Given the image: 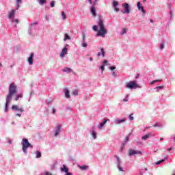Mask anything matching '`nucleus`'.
<instances>
[{
	"label": "nucleus",
	"instance_id": "obj_7",
	"mask_svg": "<svg viewBox=\"0 0 175 175\" xmlns=\"http://www.w3.org/2000/svg\"><path fill=\"white\" fill-rule=\"evenodd\" d=\"M143 152L142 151L135 150H129V157H132L133 155H142Z\"/></svg>",
	"mask_w": 175,
	"mask_h": 175
},
{
	"label": "nucleus",
	"instance_id": "obj_48",
	"mask_svg": "<svg viewBox=\"0 0 175 175\" xmlns=\"http://www.w3.org/2000/svg\"><path fill=\"white\" fill-rule=\"evenodd\" d=\"M19 98H23V94H20L17 96Z\"/></svg>",
	"mask_w": 175,
	"mask_h": 175
},
{
	"label": "nucleus",
	"instance_id": "obj_46",
	"mask_svg": "<svg viewBox=\"0 0 175 175\" xmlns=\"http://www.w3.org/2000/svg\"><path fill=\"white\" fill-rule=\"evenodd\" d=\"M109 69L110 70H114L116 69V66H110Z\"/></svg>",
	"mask_w": 175,
	"mask_h": 175
},
{
	"label": "nucleus",
	"instance_id": "obj_26",
	"mask_svg": "<svg viewBox=\"0 0 175 175\" xmlns=\"http://www.w3.org/2000/svg\"><path fill=\"white\" fill-rule=\"evenodd\" d=\"M64 42L66 41V40H70V37L69 36V35L68 33L64 34Z\"/></svg>",
	"mask_w": 175,
	"mask_h": 175
},
{
	"label": "nucleus",
	"instance_id": "obj_43",
	"mask_svg": "<svg viewBox=\"0 0 175 175\" xmlns=\"http://www.w3.org/2000/svg\"><path fill=\"white\" fill-rule=\"evenodd\" d=\"M128 97H129V95H126V97L123 99V101L124 102H128Z\"/></svg>",
	"mask_w": 175,
	"mask_h": 175
},
{
	"label": "nucleus",
	"instance_id": "obj_44",
	"mask_svg": "<svg viewBox=\"0 0 175 175\" xmlns=\"http://www.w3.org/2000/svg\"><path fill=\"white\" fill-rule=\"evenodd\" d=\"M111 75H112V76L113 77H117V73H116V71H113Z\"/></svg>",
	"mask_w": 175,
	"mask_h": 175
},
{
	"label": "nucleus",
	"instance_id": "obj_6",
	"mask_svg": "<svg viewBox=\"0 0 175 175\" xmlns=\"http://www.w3.org/2000/svg\"><path fill=\"white\" fill-rule=\"evenodd\" d=\"M68 47H69V44H66L64 45V49H62V51H61V53L59 54L60 58H64V57H65V55H66V54H68Z\"/></svg>",
	"mask_w": 175,
	"mask_h": 175
},
{
	"label": "nucleus",
	"instance_id": "obj_49",
	"mask_svg": "<svg viewBox=\"0 0 175 175\" xmlns=\"http://www.w3.org/2000/svg\"><path fill=\"white\" fill-rule=\"evenodd\" d=\"M53 114H55V108L52 109Z\"/></svg>",
	"mask_w": 175,
	"mask_h": 175
},
{
	"label": "nucleus",
	"instance_id": "obj_45",
	"mask_svg": "<svg viewBox=\"0 0 175 175\" xmlns=\"http://www.w3.org/2000/svg\"><path fill=\"white\" fill-rule=\"evenodd\" d=\"M158 81H161V80H154L152 81V84H155V83H158Z\"/></svg>",
	"mask_w": 175,
	"mask_h": 175
},
{
	"label": "nucleus",
	"instance_id": "obj_12",
	"mask_svg": "<svg viewBox=\"0 0 175 175\" xmlns=\"http://www.w3.org/2000/svg\"><path fill=\"white\" fill-rule=\"evenodd\" d=\"M35 54L33 53H31L29 57L27 58V61L29 63V65H33V57Z\"/></svg>",
	"mask_w": 175,
	"mask_h": 175
},
{
	"label": "nucleus",
	"instance_id": "obj_15",
	"mask_svg": "<svg viewBox=\"0 0 175 175\" xmlns=\"http://www.w3.org/2000/svg\"><path fill=\"white\" fill-rule=\"evenodd\" d=\"M61 132V125L58 124L56 126V129L55 131V136L57 137L59 135V133Z\"/></svg>",
	"mask_w": 175,
	"mask_h": 175
},
{
	"label": "nucleus",
	"instance_id": "obj_17",
	"mask_svg": "<svg viewBox=\"0 0 175 175\" xmlns=\"http://www.w3.org/2000/svg\"><path fill=\"white\" fill-rule=\"evenodd\" d=\"M105 57V49L103 48H100V51L97 53V57Z\"/></svg>",
	"mask_w": 175,
	"mask_h": 175
},
{
	"label": "nucleus",
	"instance_id": "obj_51",
	"mask_svg": "<svg viewBox=\"0 0 175 175\" xmlns=\"http://www.w3.org/2000/svg\"><path fill=\"white\" fill-rule=\"evenodd\" d=\"M172 150H173V148H170L167 149V151H168V152H169L172 151Z\"/></svg>",
	"mask_w": 175,
	"mask_h": 175
},
{
	"label": "nucleus",
	"instance_id": "obj_21",
	"mask_svg": "<svg viewBox=\"0 0 175 175\" xmlns=\"http://www.w3.org/2000/svg\"><path fill=\"white\" fill-rule=\"evenodd\" d=\"M93 17H96V10L94 6L91 7V10H90Z\"/></svg>",
	"mask_w": 175,
	"mask_h": 175
},
{
	"label": "nucleus",
	"instance_id": "obj_38",
	"mask_svg": "<svg viewBox=\"0 0 175 175\" xmlns=\"http://www.w3.org/2000/svg\"><path fill=\"white\" fill-rule=\"evenodd\" d=\"M81 46H82V47H87L88 46V44H87V42H85V41H84L81 44Z\"/></svg>",
	"mask_w": 175,
	"mask_h": 175
},
{
	"label": "nucleus",
	"instance_id": "obj_10",
	"mask_svg": "<svg viewBox=\"0 0 175 175\" xmlns=\"http://www.w3.org/2000/svg\"><path fill=\"white\" fill-rule=\"evenodd\" d=\"M122 8H124V14L126 13V14H129L131 13V10H129V4L127 3H124L122 4Z\"/></svg>",
	"mask_w": 175,
	"mask_h": 175
},
{
	"label": "nucleus",
	"instance_id": "obj_40",
	"mask_svg": "<svg viewBox=\"0 0 175 175\" xmlns=\"http://www.w3.org/2000/svg\"><path fill=\"white\" fill-rule=\"evenodd\" d=\"M82 42H85V33H82Z\"/></svg>",
	"mask_w": 175,
	"mask_h": 175
},
{
	"label": "nucleus",
	"instance_id": "obj_60",
	"mask_svg": "<svg viewBox=\"0 0 175 175\" xmlns=\"http://www.w3.org/2000/svg\"><path fill=\"white\" fill-rule=\"evenodd\" d=\"M150 23H154V21H152V19H151Z\"/></svg>",
	"mask_w": 175,
	"mask_h": 175
},
{
	"label": "nucleus",
	"instance_id": "obj_18",
	"mask_svg": "<svg viewBox=\"0 0 175 175\" xmlns=\"http://www.w3.org/2000/svg\"><path fill=\"white\" fill-rule=\"evenodd\" d=\"M62 72H65L66 73H71L73 72V70L69 67H65L63 70Z\"/></svg>",
	"mask_w": 175,
	"mask_h": 175
},
{
	"label": "nucleus",
	"instance_id": "obj_20",
	"mask_svg": "<svg viewBox=\"0 0 175 175\" xmlns=\"http://www.w3.org/2000/svg\"><path fill=\"white\" fill-rule=\"evenodd\" d=\"M107 122H110V120L109 119H106L103 121V122L100 123V126H98V129H102V128H103V126L104 125H106V123Z\"/></svg>",
	"mask_w": 175,
	"mask_h": 175
},
{
	"label": "nucleus",
	"instance_id": "obj_52",
	"mask_svg": "<svg viewBox=\"0 0 175 175\" xmlns=\"http://www.w3.org/2000/svg\"><path fill=\"white\" fill-rule=\"evenodd\" d=\"M16 116L17 117H21V113H16Z\"/></svg>",
	"mask_w": 175,
	"mask_h": 175
},
{
	"label": "nucleus",
	"instance_id": "obj_3",
	"mask_svg": "<svg viewBox=\"0 0 175 175\" xmlns=\"http://www.w3.org/2000/svg\"><path fill=\"white\" fill-rule=\"evenodd\" d=\"M14 16H16V10H11L9 11L8 17L11 23L15 24V28H17V24L20 23V20L14 18Z\"/></svg>",
	"mask_w": 175,
	"mask_h": 175
},
{
	"label": "nucleus",
	"instance_id": "obj_29",
	"mask_svg": "<svg viewBox=\"0 0 175 175\" xmlns=\"http://www.w3.org/2000/svg\"><path fill=\"white\" fill-rule=\"evenodd\" d=\"M91 135L92 136L93 139H96V133L95 132V131H93L91 133Z\"/></svg>",
	"mask_w": 175,
	"mask_h": 175
},
{
	"label": "nucleus",
	"instance_id": "obj_13",
	"mask_svg": "<svg viewBox=\"0 0 175 175\" xmlns=\"http://www.w3.org/2000/svg\"><path fill=\"white\" fill-rule=\"evenodd\" d=\"M12 110H13L14 111H20L21 113L24 112V109L21 107L19 108L17 105H12Z\"/></svg>",
	"mask_w": 175,
	"mask_h": 175
},
{
	"label": "nucleus",
	"instance_id": "obj_54",
	"mask_svg": "<svg viewBox=\"0 0 175 175\" xmlns=\"http://www.w3.org/2000/svg\"><path fill=\"white\" fill-rule=\"evenodd\" d=\"M8 144H12V140H8Z\"/></svg>",
	"mask_w": 175,
	"mask_h": 175
},
{
	"label": "nucleus",
	"instance_id": "obj_11",
	"mask_svg": "<svg viewBox=\"0 0 175 175\" xmlns=\"http://www.w3.org/2000/svg\"><path fill=\"white\" fill-rule=\"evenodd\" d=\"M116 161H117V167L119 172H124V168L121 167V161L120 160V157H116Z\"/></svg>",
	"mask_w": 175,
	"mask_h": 175
},
{
	"label": "nucleus",
	"instance_id": "obj_5",
	"mask_svg": "<svg viewBox=\"0 0 175 175\" xmlns=\"http://www.w3.org/2000/svg\"><path fill=\"white\" fill-rule=\"evenodd\" d=\"M126 88L129 90H136V88H139V85H137L136 81H130L126 83Z\"/></svg>",
	"mask_w": 175,
	"mask_h": 175
},
{
	"label": "nucleus",
	"instance_id": "obj_37",
	"mask_svg": "<svg viewBox=\"0 0 175 175\" xmlns=\"http://www.w3.org/2000/svg\"><path fill=\"white\" fill-rule=\"evenodd\" d=\"M163 88V86H157L155 88V90H157V92L159 91V90H162Z\"/></svg>",
	"mask_w": 175,
	"mask_h": 175
},
{
	"label": "nucleus",
	"instance_id": "obj_25",
	"mask_svg": "<svg viewBox=\"0 0 175 175\" xmlns=\"http://www.w3.org/2000/svg\"><path fill=\"white\" fill-rule=\"evenodd\" d=\"M79 167L81 169V170H87V169H88V165H79Z\"/></svg>",
	"mask_w": 175,
	"mask_h": 175
},
{
	"label": "nucleus",
	"instance_id": "obj_62",
	"mask_svg": "<svg viewBox=\"0 0 175 175\" xmlns=\"http://www.w3.org/2000/svg\"><path fill=\"white\" fill-rule=\"evenodd\" d=\"M48 103H51V101H48Z\"/></svg>",
	"mask_w": 175,
	"mask_h": 175
},
{
	"label": "nucleus",
	"instance_id": "obj_55",
	"mask_svg": "<svg viewBox=\"0 0 175 175\" xmlns=\"http://www.w3.org/2000/svg\"><path fill=\"white\" fill-rule=\"evenodd\" d=\"M18 99H20L18 96L15 98V100H18Z\"/></svg>",
	"mask_w": 175,
	"mask_h": 175
},
{
	"label": "nucleus",
	"instance_id": "obj_42",
	"mask_svg": "<svg viewBox=\"0 0 175 175\" xmlns=\"http://www.w3.org/2000/svg\"><path fill=\"white\" fill-rule=\"evenodd\" d=\"M165 47V42H162L161 44V50H163V48Z\"/></svg>",
	"mask_w": 175,
	"mask_h": 175
},
{
	"label": "nucleus",
	"instance_id": "obj_61",
	"mask_svg": "<svg viewBox=\"0 0 175 175\" xmlns=\"http://www.w3.org/2000/svg\"><path fill=\"white\" fill-rule=\"evenodd\" d=\"M160 140H161V141L163 140V138H161Z\"/></svg>",
	"mask_w": 175,
	"mask_h": 175
},
{
	"label": "nucleus",
	"instance_id": "obj_2",
	"mask_svg": "<svg viewBox=\"0 0 175 175\" xmlns=\"http://www.w3.org/2000/svg\"><path fill=\"white\" fill-rule=\"evenodd\" d=\"M98 25H94L92 27L93 31L96 33V36H101V38H105L107 33V29L105 27V23H103V20L99 19L97 22Z\"/></svg>",
	"mask_w": 175,
	"mask_h": 175
},
{
	"label": "nucleus",
	"instance_id": "obj_59",
	"mask_svg": "<svg viewBox=\"0 0 175 175\" xmlns=\"http://www.w3.org/2000/svg\"><path fill=\"white\" fill-rule=\"evenodd\" d=\"M90 61H94V59L92 57H90Z\"/></svg>",
	"mask_w": 175,
	"mask_h": 175
},
{
	"label": "nucleus",
	"instance_id": "obj_50",
	"mask_svg": "<svg viewBox=\"0 0 175 175\" xmlns=\"http://www.w3.org/2000/svg\"><path fill=\"white\" fill-rule=\"evenodd\" d=\"M33 94H34V92H33V90H31V92H30V96H31Z\"/></svg>",
	"mask_w": 175,
	"mask_h": 175
},
{
	"label": "nucleus",
	"instance_id": "obj_47",
	"mask_svg": "<svg viewBox=\"0 0 175 175\" xmlns=\"http://www.w3.org/2000/svg\"><path fill=\"white\" fill-rule=\"evenodd\" d=\"M129 118L131 121L133 120V116H132V114L129 116Z\"/></svg>",
	"mask_w": 175,
	"mask_h": 175
},
{
	"label": "nucleus",
	"instance_id": "obj_31",
	"mask_svg": "<svg viewBox=\"0 0 175 175\" xmlns=\"http://www.w3.org/2000/svg\"><path fill=\"white\" fill-rule=\"evenodd\" d=\"M127 30L126 29L124 28L122 29V31L120 32V35H125V33H126Z\"/></svg>",
	"mask_w": 175,
	"mask_h": 175
},
{
	"label": "nucleus",
	"instance_id": "obj_58",
	"mask_svg": "<svg viewBox=\"0 0 175 175\" xmlns=\"http://www.w3.org/2000/svg\"><path fill=\"white\" fill-rule=\"evenodd\" d=\"M153 126L155 128V127L158 126V124H155L153 125Z\"/></svg>",
	"mask_w": 175,
	"mask_h": 175
},
{
	"label": "nucleus",
	"instance_id": "obj_34",
	"mask_svg": "<svg viewBox=\"0 0 175 175\" xmlns=\"http://www.w3.org/2000/svg\"><path fill=\"white\" fill-rule=\"evenodd\" d=\"M129 140V136H126L124 140L123 141V143H125V144L126 145V143H128Z\"/></svg>",
	"mask_w": 175,
	"mask_h": 175
},
{
	"label": "nucleus",
	"instance_id": "obj_53",
	"mask_svg": "<svg viewBox=\"0 0 175 175\" xmlns=\"http://www.w3.org/2000/svg\"><path fill=\"white\" fill-rule=\"evenodd\" d=\"M170 18H172V17H173V14H172V12H170Z\"/></svg>",
	"mask_w": 175,
	"mask_h": 175
},
{
	"label": "nucleus",
	"instance_id": "obj_57",
	"mask_svg": "<svg viewBox=\"0 0 175 175\" xmlns=\"http://www.w3.org/2000/svg\"><path fill=\"white\" fill-rule=\"evenodd\" d=\"M90 4H92V0H88Z\"/></svg>",
	"mask_w": 175,
	"mask_h": 175
},
{
	"label": "nucleus",
	"instance_id": "obj_9",
	"mask_svg": "<svg viewBox=\"0 0 175 175\" xmlns=\"http://www.w3.org/2000/svg\"><path fill=\"white\" fill-rule=\"evenodd\" d=\"M61 172H64L65 175H73V174L68 172H69V168L66 167L65 164L63 165V167L60 168Z\"/></svg>",
	"mask_w": 175,
	"mask_h": 175
},
{
	"label": "nucleus",
	"instance_id": "obj_23",
	"mask_svg": "<svg viewBox=\"0 0 175 175\" xmlns=\"http://www.w3.org/2000/svg\"><path fill=\"white\" fill-rule=\"evenodd\" d=\"M148 137H151V133H148L144 136L142 137V140H147Z\"/></svg>",
	"mask_w": 175,
	"mask_h": 175
},
{
	"label": "nucleus",
	"instance_id": "obj_4",
	"mask_svg": "<svg viewBox=\"0 0 175 175\" xmlns=\"http://www.w3.org/2000/svg\"><path fill=\"white\" fill-rule=\"evenodd\" d=\"M22 150L24 152V154H28V148H32L33 147V146H32V144H31L29 143V142H28V139L23 138L22 139Z\"/></svg>",
	"mask_w": 175,
	"mask_h": 175
},
{
	"label": "nucleus",
	"instance_id": "obj_19",
	"mask_svg": "<svg viewBox=\"0 0 175 175\" xmlns=\"http://www.w3.org/2000/svg\"><path fill=\"white\" fill-rule=\"evenodd\" d=\"M64 94H65V96L67 99H69V98H70V92L68 88L64 89Z\"/></svg>",
	"mask_w": 175,
	"mask_h": 175
},
{
	"label": "nucleus",
	"instance_id": "obj_22",
	"mask_svg": "<svg viewBox=\"0 0 175 175\" xmlns=\"http://www.w3.org/2000/svg\"><path fill=\"white\" fill-rule=\"evenodd\" d=\"M118 5V3L117 1L113 2V6L114 8L115 12H120V8H117Z\"/></svg>",
	"mask_w": 175,
	"mask_h": 175
},
{
	"label": "nucleus",
	"instance_id": "obj_16",
	"mask_svg": "<svg viewBox=\"0 0 175 175\" xmlns=\"http://www.w3.org/2000/svg\"><path fill=\"white\" fill-rule=\"evenodd\" d=\"M35 25H38V22L32 23L31 25H30V27L29 28V35H31V33H32V28H33V27H35Z\"/></svg>",
	"mask_w": 175,
	"mask_h": 175
},
{
	"label": "nucleus",
	"instance_id": "obj_41",
	"mask_svg": "<svg viewBox=\"0 0 175 175\" xmlns=\"http://www.w3.org/2000/svg\"><path fill=\"white\" fill-rule=\"evenodd\" d=\"M54 6H55V1H52L51 2V8H54Z\"/></svg>",
	"mask_w": 175,
	"mask_h": 175
},
{
	"label": "nucleus",
	"instance_id": "obj_33",
	"mask_svg": "<svg viewBox=\"0 0 175 175\" xmlns=\"http://www.w3.org/2000/svg\"><path fill=\"white\" fill-rule=\"evenodd\" d=\"M40 5H44L46 3V0H38Z\"/></svg>",
	"mask_w": 175,
	"mask_h": 175
},
{
	"label": "nucleus",
	"instance_id": "obj_27",
	"mask_svg": "<svg viewBox=\"0 0 175 175\" xmlns=\"http://www.w3.org/2000/svg\"><path fill=\"white\" fill-rule=\"evenodd\" d=\"M125 146H126L125 144V143H122L120 146V152H122V151H124V148H125Z\"/></svg>",
	"mask_w": 175,
	"mask_h": 175
},
{
	"label": "nucleus",
	"instance_id": "obj_28",
	"mask_svg": "<svg viewBox=\"0 0 175 175\" xmlns=\"http://www.w3.org/2000/svg\"><path fill=\"white\" fill-rule=\"evenodd\" d=\"M36 158H42V152L37 151Z\"/></svg>",
	"mask_w": 175,
	"mask_h": 175
},
{
	"label": "nucleus",
	"instance_id": "obj_8",
	"mask_svg": "<svg viewBox=\"0 0 175 175\" xmlns=\"http://www.w3.org/2000/svg\"><path fill=\"white\" fill-rule=\"evenodd\" d=\"M137 7L138 8L139 12H142V16H146V10H144V8L142 7V3L137 2Z\"/></svg>",
	"mask_w": 175,
	"mask_h": 175
},
{
	"label": "nucleus",
	"instance_id": "obj_56",
	"mask_svg": "<svg viewBox=\"0 0 175 175\" xmlns=\"http://www.w3.org/2000/svg\"><path fill=\"white\" fill-rule=\"evenodd\" d=\"M139 74H137L136 76H135V79H139Z\"/></svg>",
	"mask_w": 175,
	"mask_h": 175
},
{
	"label": "nucleus",
	"instance_id": "obj_14",
	"mask_svg": "<svg viewBox=\"0 0 175 175\" xmlns=\"http://www.w3.org/2000/svg\"><path fill=\"white\" fill-rule=\"evenodd\" d=\"M125 121H126L125 118L116 119L115 120L114 123L116 124V125H120V124H122V122H125Z\"/></svg>",
	"mask_w": 175,
	"mask_h": 175
},
{
	"label": "nucleus",
	"instance_id": "obj_35",
	"mask_svg": "<svg viewBox=\"0 0 175 175\" xmlns=\"http://www.w3.org/2000/svg\"><path fill=\"white\" fill-rule=\"evenodd\" d=\"M163 162H165V159H161L157 162L155 163V165H161Z\"/></svg>",
	"mask_w": 175,
	"mask_h": 175
},
{
	"label": "nucleus",
	"instance_id": "obj_24",
	"mask_svg": "<svg viewBox=\"0 0 175 175\" xmlns=\"http://www.w3.org/2000/svg\"><path fill=\"white\" fill-rule=\"evenodd\" d=\"M23 2L22 0H16V10L20 9V4Z\"/></svg>",
	"mask_w": 175,
	"mask_h": 175
},
{
	"label": "nucleus",
	"instance_id": "obj_63",
	"mask_svg": "<svg viewBox=\"0 0 175 175\" xmlns=\"http://www.w3.org/2000/svg\"><path fill=\"white\" fill-rule=\"evenodd\" d=\"M142 1H143V2H146V0H142Z\"/></svg>",
	"mask_w": 175,
	"mask_h": 175
},
{
	"label": "nucleus",
	"instance_id": "obj_30",
	"mask_svg": "<svg viewBox=\"0 0 175 175\" xmlns=\"http://www.w3.org/2000/svg\"><path fill=\"white\" fill-rule=\"evenodd\" d=\"M62 20H66V14H65V12H62Z\"/></svg>",
	"mask_w": 175,
	"mask_h": 175
},
{
	"label": "nucleus",
	"instance_id": "obj_64",
	"mask_svg": "<svg viewBox=\"0 0 175 175\" xmlns=\"http://www.w3.org/2000/svg\"><path fill=\"white\" fill-rule=\"evenodd\" d=\"M0 66H2V64L0 63Z\"/></svg>",
	"mask_w": 175,
	"mask_h": 175
},
{
	"label": "nucleus",
	"instance_id": "obj_39",
	"mask_svg": "<svg viewBox=\"0 0 175 175\" xmlns=\"http://www.w3.org/2000/svg\"><path fill=\"white\" fill-rule=\"evenodd\" d=\"M107 64H109V61H107V60H104V61L103 62V65L104 66H107Z\"/></svg>",
	"mask_w": 175,
	"mask_h": 175
},
{
	"label": "nucleus",
	"instance_id": "obj_36",
	"mask_svg": "<svg viewBox=\"0 0 175 175\" xmlns=\"http://www.w3.org/2000/svg\"><path fill=\"white\" fill-rule=\"evenodd\" d=\"M72 94L73 95H75V96L79 95V91H77V90H75L73 92H72Z\"/></svg>",
	"mask_w": 175,
	"mask_h": 175
},
{
	"label": "nucleus",
	"instance_id": "obj_1",
	"mask_svg": "<svg viewBox=\"0 0 175 175\" xmlns=\"http://www.w3.org/2000/svg\"><path fill=\"white\" fill-rule=\"evenodd\" d=\"M15 94H17V85H16V83L14 82L10 84L9 89H8V94L6 98V102L5 105V109L4 111L5 113H8V111L9 110L8 107H9V102L12 100V98H13V95H15Z\"/></svg>",
	"mask_w": 175,
	"mask_h": 175
},
{
	"label": "nucleus",
	"instance_id": "obj_32",
	"mask_svg": "<svg viewBox=\"0 0 175 175\" xmlns=\"http://www.w3.org/2000/svg\"><path fill=\"white\" fill-rule=\"evenodd\" d=\"M99 69L101 70V73H103V72H105V66L102 64L101 66H99Z\"/></svg>",
	"mask_w": 175,
	"mask_h": 175
}]
</instances>
